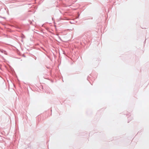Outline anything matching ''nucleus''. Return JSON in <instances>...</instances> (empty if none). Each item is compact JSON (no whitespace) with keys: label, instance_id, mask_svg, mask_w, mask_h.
Masks as SVG:
<instances>
[{"label":"nucleus","instance_id":"obj_1","mask_svg":"<svg viewBox=\"0 0 149 149\" xmlns=\"http://www.w3.org/2000/svg\"><path fill=\"white\" fill-rule=\"evenodd\" d=\"M0 51L2 53H4L5 54H6V52L5 51H4L3 50H0Z\"/></svg>","mask_w":149,"mask_h":149}]
</instances>
